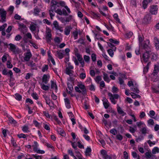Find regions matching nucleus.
I'll return each mask as SVG.
<instances>
[{
  "label": "nucleus",
  "mask_w": 159,
  "mask_h": 159,
  "mask_svg": "<svg viewBox=\"0 0 159 159\" xmlns=\"http://www.w3.org/2000/svg\"><path fill=\"white\" fill-rule=\"evenodd\" d=\"M58 4L60 5L61 6L64 7L65 9H63L61 10V9H57L56 12L60 15H63L65 16H68L69 14L71 13V11L70 8L67 6L65 5V2L64 1H60L58 2Z\"/></svg>",
  "instance_id": "obj_1"
},
{
  "label": "nucleus",
  "mask_w": 159,
  "mask_h": 159,
  "mask_svg": "<svg viewBox=\"0 0 159 159\" xmlns=\"http://www.w3.org/2000/svg\"><path fill=\"white\" fill-rule=\"evenodd\" d=\"M116 138L117 139L121 141L122 140L123 137L120 134H119L116 136Z\"/></svg>",
  "instance_id": "obj_55"
},
{
  "label": "nucleus",
  "mask_w": 159,
  "mask_h": 159,
  "mask_svg": "<svg viewBox=\"0 0 159 159\" xmlns=\"http://www.w3.org/2000/svg\"><path fill=\"white\" fill-rule=\"evenodd\" d=\"M146 52L144 53L143 55V59L145 63L148 62L149 61V59L150 57L149 52Z\"/></svg>",
  "instance_id": "obj_14"
},
{
  "label": "nucleus",
  "mask_w": 159,
  "mask_h": 159,
  "mask_svg": "<svg viewBox=\"0 0 159 159\" xmlns=\"http://www.w3.org/2000/svg\"><path fill=\"white\" fill-rule=\"evenodd\" d=\"M159 71V67L157 65H155L153 71V75H155L157 74Z\"/></svg>",
  "instance_id": "obj_32"
},
{
  "label": "nucleus",
  "mask_w": 159,
  "mask_h": 159,
  "mask_svg": "<svg viewBox=\"0 0 159 159\" xmlns=\"http://www.w3.org/2000/svg\"><path fill=\"white\" fill-rule=\"evenodd\" d=\"M41 88L44 90L47 91L48 90L49 88V86L46 85L44 84L41 83L40 84Z\"/></svg>",
  "instance_id": "obj_27"
},
{
  "label": "nucleus",
  "mask_w": 159,
  "mask_h": 159,
  "mask_svg": "<svg viewBox=\"0 0 159 159\" xmlns=\"http://www.w3.org/2000/svg\"><path fill=\"white\" fill-rule=\"evenodd\" d=\"M113 17L118 22H120V20L118 18V16L117 13H115L113 15Z\"/></svg>",
  "instance_id": "obj_50"
},
{
  "label": "nucleus",
  "mask_w": 159,
  "mask_h": 159,
  "mask_svg": "<svg viewBox=\"0 0 159 159\" xmlns=\"http://www.w3.org/2000/svg\"><path fill=\"white\" fill-rule=\"evenodd\" d=\"M138 85L136 84L135 86L134 85V86H133L130 88V90L137 93H139V90L138 89Z\"/></svg>",
  "instance_id": "obj_24"
},
{
  "label": "nucleus",
  "mask_w": 159,
  "mask_h": 159,
  "mask_svg": "<svg viewBox=\"0 0 159 159\" xmlns=\"http://www.w3.org/2000/svg\"><path fill=\"white\" fill-rule=\"evenodd\" d=\"M9 70L7 71V70L6 69H4L2 71V74L3 75H9Z\"/></svg>",
  "instance_id": "obj_51"
},
{
  "label": "nucleus",
  "mask_w": 159,
  "mask_h": 159,
  "mask_svg": "<svg viewBox=\"0 0 159 159\" xmlns=\"http://www.w3.org/2000/svg\"><path fill=\"white\" fill-rule=\"evenodd\" d=\"M50 76L49 75L44 74L42 78V82L44 84H47L49 80Z\"/></svg>",
  "instance_id": "obj_17"
},
{
  "label": "nucleus",
  "mask_w": 159,
  "mask_h": 159,
  "mask_svg": "<svg viewBox=\"0 0 159 159\" xmlns=\"http://www.w3.org/2000/svg\"><path fill=\"white\" fill-rule=\"evenodd\" d=\"M77 86L80 89L82 90V94L84 95L86 93V89L84 85L80 83L78 84Z\"/></svg>",
  "instance_id": "obj_19"
},
{
  "label": "nucleus",
  "mask_w": 159,
  "mask_h": 159,
  "mask_svg": "<svg viewBox=\"0 0 159 159\" xmlns=\"http://www.w3.org/2000/svg\"><path fill=\"white\" fill-rule=\"evenodd\" d=\"M72 84V83H70L69 82H67V84L68 88L70 91H72L73 90V88Z\"/></svg>",
  "instance_id": "obj_42"
},
{
  "label": "nucleus",
  "mask_w": 159,
  "mask_h": 159,
  "mask_svg": "<svg viewBox=\"0 0 159 159\" xmlns=\"http://www.w3.org/2000/svg\"><path fill=\"white\" fill-rule=\"evenodd\" d=\"M26 64L29 66L31 67H35L36 66V64L33 61H30L26 63Z\"/></svg>",
  "instance_id": "obj_29"
},
{
  "label": "nucleus",
  "mask_w": 159,
  "mask_h": 159,
  "mask_svg": "<svg viewBox=\"0 0 159 159\" xmlns=\"http://www.w3.org/2000/svg\"><path fill=\"white\" fill-rule=\"evenodd\" d=\"M107 52L109 55L111 57L114 55V52L111 49H109L107 50Z\"/></svg>",
  "instance_id": "obj_46"
},
{
  "label": "nucleus",
  "mask_w": 159,
  "mask_h": 159,
  "mask_svg": "<svg viewBox=\"0 0 159 159\" xmlns=\"http://www.w3.org/2000/svg\"><path fill=\"white\" fill-rule=\"evenodd\" d=\"M58 132L61 135L63 136V134H65L64 130L61 128H59L57 129Z\"/></svg>",
  "instance_id": "obj_43"
},
{
  "label": "nucleus",
  "mask_w": 159,
  "mask_h": 159,
  "mask_svg": "<svg viewBox=\"0 0 159 159\" xmlns=\"http://www.w3.org/2000/svg\"><path fill=\"white\" fill-rule=\"evenodd\" d=\"M10 47L9 48L10 50L15 54H17L20 52V50L15 45L10 43L9 44Z\"/></svg>",
  "instance_id": "obj_5"
},
{
  "label": "nucleus",
  "mask_w": 159,
  "mask_h": 159,
  "mask_svg": "<svg viewBox=\"0 0 159 159\" xmlns=\"http://www.w3.org/2000/svg\"><path fill=\"white\" fill-rule=\"evenodd\" d=\"M36 26L35 25H30V29L31 31H34L36 30Z\"/></svg>",
  "instance_id": "obj_48"
},
{
  "label": "nucleus",
  "mask_w": 159,
  "mask_h": 159,
  "mask_svg": "<svg viewBox=\"0 0 159 159\" xmlns=\"http://www.w3.org/2000/svg\"><path fill=\"white\" fill-rule=\"evenodd\" d=\"M110 133L114 135H115L117 133L116 130L115 129H112L110 130Z\"/></svg>",
  "instance_id": "obj_59"
},
{
  "label": "nucleus",
  "mask_w": 159,
  "mask_h": 159,
  "mask_svg": "<svg viewBox=\"0 0 159 159\" xmlns=\"http://www.w3.org/2000/svg\"><path fill=\"white\" fill-rule=\"evenodd\" d=\"M39 144L37 141H34L33 144L32 146L33 151L36 153L39 154H44L45 153L43 150H40L39 148Z\"/></svg>",
  "instance_id": "obj_3"
},
{
  "label": "nucleus",
  "mask_w": 159,
  "mask_h": 159,
  "mask_svg": "<svg viewBox=\"0 0 159 159\" xmlns=\"http://www.w3.org/2000/svg\"><path fill=\"white\" fill-rule=\"evenodd\" d=\"M75 55L77 58V60L79 61V62L84 60L81 55L77 53H76Z\"/></svg>",
  "instance_id": "obj_33"
},
{
  "label": "nucleus",
  "mask_w": 159,
  "mask_h": 159,
  "mask_svg": "<svg viewBox=\"0 0 159 159\" xmlns=\"http://www.w3.org/2000/svg\"><path fill=\"white\" fill-rule=\"evenodd\" d=\"M138 40L139 43V45H140L142 43V42L143 40V38L140 35H139L138 36Z\"/></svg>",
  "instance_id": "obj_44"
},
{
  "label": "nucleus",
  "mask_w": 159,
  "mask_h": 159,
  "mask_svg": "<svg viewBox=\"0 0 159 159\" xmlns=\"http://www.w3.org/2000/svg\"><path fill=\"white\" fill-rule=\"evenodd\" d=\"M52 37L51 30L49 28H47L46 32V38L48 42L51 41Z\"/></svg>",
  "instance_id": "obj_9"
},
{
  "label": "nucleus",
  "mask_w": 159,
  "mask_h": 159,
  "mask_svg": "<svg viewBox=\"0 0 159 159\" xmlns=\"http://www.w3.org/2000/svg\"><path fill=\"white\" fill-rule=\"evenodd\" d=\"M79 77L81 79H84L86 77V74L84 73H82L80 74Z\"/></svg>",
  "instance_id": "obj_60"
},
{
  "label": "nucleus",
  "mask_w": 159,
  "mask_h": 159,
  "mask_svg": "<svg viewBox=\"0 0 159 159\" xmlns=\"http://www.w3.org/2000/svg\"><path fill=\"white\" fill-rule=\"evenodd\" d=\"M73 35L75 39H76L78 37V32L77 31H75L73 32Z\"/></svg>",
  "instance_id": "obj_56"
},
{
  "label": "nucleus",
  "mask_w": 159,
  "mask_h": 159,
  "mask_svg": "<svg viewBox=\"0 0 159 159\" xmlns=\"http://www.w3.org/2000/svg\"><path fill=\"white\" fill-rule=\"evenodd\" d=\"M74 80V78L70 76L67 79V82H69L70 83H73Z\"/></svg>",
  "instance_id": "obj_64"
},
{
  "label": "nucleus",
  "mask_w": 159,
  "mask_h": 159,
  "mask_svg": "<svg viewBox=\"0 0 159 159\" xmlns=\"http://www.w3.org/2000/svg\"><path fill=\"white\" fill-rule=\"evenodd\" d=\"M18 26L19 27V29L20 30V31L23 34H25L27 32V28L26 25L23 23H19Z\"/></svg>",
  "instance_id": "obj_11"
},
{
  "label": "nucleus",
  "mask_w": 159,
  "mask_h": 159,
  "mask_svg": "<svg viewBox=\"0 0 159 159\" xmlns=\"http://www.w3.org/2000/svg\"><path fill=\"white\" fill-rule=\"evenodd\" d=\"M34 14L35 15H38L40 11L39 9L37 7H35L34 9Z\"/></svg>",
  "instance_id": "obj_40"
},
{
  "label": "nucleus",
  "mask_w": 159,
  "mask_h": 159,
  "mask_svg": "<svg viewBox=\"0 0 159 159\" xmlns=\"http://www.w3.org/2000/svg\"><path fill=\"white\" fill-rule=\"evenodd\" d=\"M7 67L8 68H11L13 67L10 61H8L7 62Z\"/></svg>",
  "instance_id": "obj_63"
},
{
  "label": "nucleus",
  "mask_w": 159,
  "mask_h": 159,
  "mask_svg": "<svg viewBox=\"0 0 159 159\" xmlns=\"http://www.w3.org/2000/svg\"><path fill=\"white\" fill-rule=\"evenodd\" d=\"M7 12L3 8L0 9V15L1 17V20L2 22L6 21Z\"/></svg>",
  "instance_id": "obj_6"
},
{
  "label": "nucleus",
  "mask_w": 159,
  "mask_h": 159,
  "mask_svg": "<svg viewBox=\"0 0 159 159\" xmlns=\"http://www.w3.org/2000/svg\"><path fill=\"white\" fill-rule=\"evenodd\" d=\"M17 136L19 138L25 139L28 136V135L27 134H25L23 133H21L20 134H17Z\"/></svg>",
  "instance_id": "obj_38"
},
{
  "label": "nucleus",
  "mask_w": 159,
  "mask_h": 159,
  "mask_svg": "<svg viewBox=\"0 0 159 159\" xmlns=\"http://www.w3.org/2000/svg\"><path fill=\"white\" fill-rule=\"evenodd\" d=\"M84 61L86 62H89L90 60V57L89 56L85 55L84 56Z\"/></svg>",
  "instance_id": "obj_53"
},
{
  "label": "nucleus",
  "mask_w": 159,
  "mask_h": 159,
  "mask_svg": "<svg viewBox=\"0 0 159 159\" xmlns=\"http://www.w3.org/2000/svg\"><path fill=\"white\" fill-rule=\"evenodd\" d=\"M55 11L50 9L49 10V14L51 19L52 20L53 17H54L55 15Z\"/></svg>",
  "instance_id": "obj_31"
},
{
  "label": "nucleus",
  "mask_w": 159,
  "mask_h": 159,
  "mask_svg": "<svg viewBox=\"0 0 159 159\" xmlns=\"http://www.w3.org/2000/svg\"><path fill=\"white\" fill-rule=\"evenodd\" d=\"M64 100L65 105L66 108L67 109L70 108L71 107V106L69 99L68 98H66L64 99Z\"/></svg>",
  "instance_id": "obj_21"
},
{
  "label": "nucleus",
  "mask_w": 159,
  "mask_h": 159,
  "mask_svg": "<svg viewBox=\"0 0 159 159\" xmlns=\"http://www.w3.org/2000/svg\"><path fill=\"white\" fill-rule=\"evenodd\" d=\"M130 94L132 98L134 99L136 98H140L141 97L139 95L134 93H131Z\"/></svg>",
  "instance_id": "obj_41"
},
{
  "label": "nucleus",
  "mask_w": 159,
  "mask_h": 159,
  "mask_svg": "<svg viewBox=\"0 0 159 159\" xmlns=\"http://www.w3.org/2000/svg\"><path fill=\"white\" fill-rule=\"evenodd\" d=\"M144 139L143 137V136H139L136 139V141L137 142L140 141L142 140H143Z\"/></svg>",
  "instance_id": "obj_62"
},
{
  "label": "nucleus",
  "mask_w": 159,
  "mask_h": 159,
  "mask_svg": "<svg viewBox=\"0 0 159 159\" xmlns=\"http://www.w3.org/2000/svg\"><path fill=\"white\" fill-rule=\"evenodd\" d=\"M58 2L54 0H52L51 1V5L50 7V9L55 11L56 12V9L57 7H58Z\"/></svg>",
  "instance_id": "obj_10"
},
{
  "label": "nucleus",
  "mask_w": 159,
  "mask_h": 159,
  "mask_svg": "<svg viewBox=\"0 0 159 159\" xmlns=\"http://www.w3.org/2000/svg\"><path fill=\"white\" fill-rule=\"evenodd\" d=\"M123 156L124 159H129V155L127 152L125 151L123 152Z\"/></svg>",
  "instance_id": "obj_58"
},
{
  "label": "nucleus",
  "mask_w": 159,
  "mask_h": 159,
  "mask_svg": "<svg viewBox=\"0 0 159 159\" xmlns=\"http://www.w3.org/2000/svg\"><path fill=\"white\" fill-rule=\"evenodd\" d=\"M100 152L103 159H111V157L107 154L105 150L102 149L101 151Z\"/></svg>",
  "instance_id": "obj_13"
},
{
  "label": "nucleus",
  "mask_w": 159,
  "mask_h": 159,
  "mask_svg": "<svg viewBox=\"0 0 159 159\" xmlns=\"http://www.w3.org/2000/svg\"><path fill=\"white\" fill-rule=\"evenodd\" d=\"M15 98L19 101H20L22 99V96L20 94L18 93H16L15 94Z\"/></svg>",
  "instance_id": "obj_36"
},
{
  "label": "nucleus",
  "mask_w": 159,
  "mask_h": 159,
  "mask_svg": "<svg viewBox=\"0 0 159 159\" xmlns=\"http://www.w3.org/2000/svg\"><path fill=\"white\" fill-rule=\"evenodd\" d=\"M53 25H54V27L56 30H59L61 32H63V30L62 29L63 28L59 25L58 23L57 20H55L53 21Z\"/></svg>",
  "instance_id": "obj_15"
},
{
  "label": "nucleus",
  "mask_w": 159,
  "mask_h": 159,
  "mask_svg": "<svg viewBox=\"0 0 159 159\" xmlns=\"http://www.w3.org/2000/svg\"><path fill=\"white\" fill-rule=\"evenodd\" d=\"M149 2L148 0H143L142 2V4L143 7L144 9H145L147 7L148 3Z\"/></svg>",
  "instance_id": "obj_28"
},
{
  "label": "nucleus",
  "mask_w": 159,
  "mask_h": 159,
  "mask_svg": "<svg viewBox=\"0 0 159 159\" xmlns=\"http://www.w3.org/2000/svg\"><path fill=\"white\" fill-rule=\"evenodd\" d=\"M74 71L70 69H69L68 68L66 69V73L69 75L70 76H72L73 75V73Z\"/></svg>",
  "instance_id": "obj_30"
},
{
  "label": "nucleus",
  "mask_w": 159,
  "mask_h": 159,
  "mask_svg": "<svg viewBox=\"0 0 159 159\" xmlns=\"http://www.w3.org/2000/svg\"><path fill=\"white\" fill-rule=\"evenodd\" d=\"M117 109L118 113L120 114H121L122 116H124L126 115V113L122 110L118 104L117 105Z\"/></svg>",
  "instance_id": "obj_23"
},
{
  "label": "nucleus",
  "mask_w": 159,
  "mask_h": 159,
  "mask_svg": "<svg viewBox=\"0 0 159 159\" xmlns=\"http://www.w3.org/2000/svg\"><path fill=\"white\" fill-rule=\"evenodd\" d=\"M48 68V65H45L43 67L42 69V71L43 72H44L47 71Z\"/></svg>",
  "instance_id": "obj_61"
},
{
  "label": "nucleus",
  "mask_w": 159,
  "mask_h": 159,
  "mask_svg": "<svg viewBox=\"0 0 159 159\" xmlns=\"http://www.w3.org/2000/svg\"><path fill=\"white\" fill-rule=\"evenodd\" d=\"M14 7L13 6H10L8 8V10L10 12V14H11L13 13Z\"/></svg>",
  "instance_id": "obj_54"
},
{
  "label": "nucleus",
  "mask_w": 159,
  "mask_h": 159,
  "mask_svg": "<svg viewBox=\"0 0 159 159\" xmlns=\"http://www.w3.org/2000/svg\"><path fill=\"white\" fill-rule=\"evenodd\" d=\"M140 45L142 48L144 49L145 52H151V46L150 44V41L148 39H146Z\"/></svg>",
  "instance_id": "obj_2"
},
{
  "label": "nucleus",
  "mask_w": 159,
  "mask_h": 159,
  "mask_svg": "<svg viewBox=\"0 0 159 159\" xmlns=\"http://www.w3.org/2000/svg\"><path fill=\"white\" fill-rule=\"evenodd\" d=\"M140 131L143 134H145L147 133V127L146 126L140 130Z\"/></svg>",
  "instance_id": "obj_47"
},
{
  "label": "nucleus",
  "mask_w": 159,
  "mask_h": 159,
  "mask_svg": "<svg viewBox=\"0 0 159 159\" xmlns=\"http://www.w3.org/2000/svg\"><path fill=\"white\" fill-rule=\"evenodd\" d=\"M150 12L152 15H156L158 12V6L157 5H152L150 6Z\"/></svg>",
  "instance_id": "obj_7"
},
{
  "label": "nucleus",
  "mask_w": 159,
  "mask_h": 159,
  "mask_svg": "<svg viewBox=\"0 0 159 159\" xmlns=\"http://www.w3.org/2000/svg\"><path fill=\"white\" fill-rule=\"evenodd\" d=\"M150 64V62H149L147 64V65L145 67H144L143 68V72L144 74H145L146 72H147L149 69V66Z\"/></svg>",
  "instance_id": "obj_35"
},
{
  "label": "nucleus",
  "mask_w": 159,
  "mask_h": 159,
  "mask_svg": "<svg viewBox=\"0 0 159 159\" xmlns=\"http://www.w3.org/2000/svg\"><path fill=\"white\" fill-rule=\"evenodd\" d=\"M151 16L150 14H148L146 15L143 18V23L147 24L151 22Z\"/></svg>",
  "instance_id": "obj_12"
},
{
  "label": "nucleus",
  "mask_w": 159,
  "mask_h": 159,
  "mask_svg": "<svg viewBox=\"0 0 159 159\" xmlns=\"http://www.w3.org/2000/svg\"><path fill=\"white\" fill-rule=\"evenodd\" d=\"M72 29L70 26H66L64 30V34L66 35H69Z\"/></svg>",
  "instance_id": "obj_22"
},
{
  "label": "nucleus",
  "mask_w": 159,
  "mask_h": 159,
  "mask_svg": "<svg viewBox=\"0 0 159 159\" xmlns=\"http://www.w3.org/2000/svg\"><path fill=\"white\" fill-rule=\"evenodd\" d=\"M103 105L104 108L107 109L109 106V103L108 100L105 98H104L102 100Z\"/></svg>",
  "instance_id": "obj_20"
},
{
  "label": "nucleus",
  "mask_w": 159,
  "mask_h": 159,
  "mask_svg": "<svg viewBox=\"0 0 159 159\" xmlns=\"http://www.w3.org/2000/svg\"><path fill=\"white\" fill-rule=\"evenodd\" d=\"M24 60L25 61H29L32 56V55L30 52H27L25 54H24Z\"/></svg>",
  "instance_id": "obj_18"
},
{
  "label": "nucleus",
  "mask_w": 159,
  "mask_h": 159,
  "mask_svg": "<svg viewBox=\"0 0 159 159\" xmlns=\"http://www.w3.org/2000/svg\"><path fill=\"white\" fill-rule=\"evenodd\" d=\"M66 22H69L70 21L73 20V16L72 15H70L66 17Z\"/></svg>",
  "instance_id": "obj_34"
},
{
  "label": "nucleus",
  "mask_w": 159,
  "mask_h": 159,
  "mask_svg": "<svg viewBox=\"0 0 159 159\" xmlns=\"http://www.w3.org/2000/svg\"><path fill=\"white\" fill-rule=\"evenodd\" d=\"M53 119L57 122L58 124L59 125H62V123L60 120L57 118V117L56 116H53Z\"/></svg>",
  "instance_id": "obj_39"
},
{
  "label": "nucleus",
  "mask_w": 159,
  "mask_h": 159,
  "mask_svg": "<svg viewBox=\"0 0 159 159\" xmlns=\"http://www.w3.org/2000/svg\"><path fill=\"white\" fill-rule=\"evenodd\" d=\"M109 41L111 43H113L116 44H118L119 43V41H117L115 39H109Z\"/></svg>",
  "instance_id": "obj_37"
},
{
  "label": "nucleus",
  "mask_w": 159,
  "mask_h": 159,
  "mask_svg": "<svg viewBox=\"0 0 159 159\" xmlns=\"http://www.w3.org/2000/svg\"><path fill=\"white\" fill-rule=\"evenodd\" d=\"M9 121L11 123L16 124L17 123L16 121L12 117H10L9 119Z\"/></svg>",
  "instance_id": "obj_52"
},
{
  "label": "nucleus",
  "mask_w": 159,
  "mask_h": 159,
  "mask_svg": "<svg viewBox=\"0 0 159 159\" xmlns=\"http://www.w3.org/2000/svg\"><path fill=\"white\" fill-rule=\"evenodd\" d=\"M103 79L107 83H109L110 81V80L108 76V75L107 73L104 72L103 73Z\"/></svg>",
  "instance_id": "obj_26"
},
{
  "label": "nucleus",
  "mask_w": 159,
  "mask_h": 159,
  "mask_svg": "<svg viewBox=\"0 0 159 159\" xmlns=\"http://www.w3.org/2000/svg\"><path fill=\"white\" fill-rule=\"evenodd\" d=\"M22 131L25 133H28L30 132L29 128L27 125H24L22 127Z\"/></svg>",
  "instance_id": "obj_25"
},
{
  "label": "nucleus",
  "mask_w": 159,
  "mask_h": 159,
  "mask_svg": "<svg viewBox=\"0 0 159 159\" xmlns=\"http://www.w3.org/2000/svg\"><path fill=\"white\" fill-rule=\"evenodd\" d=\"M9 75L10 76V85L11 86H13L15 84V78L13 77V73L11 70H9Z\"/></svg>",
  "instance_id": "obj_8"
},
{
  "label": "nucleus",
  "mask_w": 159,
  "mask_h": 159,
  "mask_svg": "<svg viewBox=\"0 0 159 159\" xmlns=\"http://www.w3.org/2000/svg\"><path fill=\"white\" fill-rule=\"evenodd\" d=\"M105 26L107 28L108 30L111 31H114V28L111 25L110 26H108L107 25H106Z\"/></svg>",
  "instance_id": "obj_49"
},
{
  "label": "nucleus",
  "mask_w": 159,
  "mask_h": 159,
  "mask_svg": "<svg viewBox=\"0 0 159 159\" xmlns=\"http://www.w3.org/2000/svg\"><path fill=\"white\" fill-rule=\"evenodd\" d=\"M91 59L93 62L95 61L96 60V55L94 53H93L91 55Z\"/></svg>",
  "instance_id": "obj_57"
},
{
  "label": "nucleus",
  "mask_w": 159,
  "mask_h": 159,
  "mask_svg": "<svg viewBox=\"0 0 159 159\" xmlns=\"http://www.w3.org/2000/svg\"><path fill=\"white\" fill-rule=\"evenodd\" d=\"M108 96L109 97V99L111 102L114 104H115L117 102V100L120 97L119 95L117 94H112L111 93H108Z\"/></svg>",
  "instance_id": "obj_4"
},
{
  "label": "nucleus",
  "mask_w": 159,
  "mask_h": 159,
  "mask_svg": "<svg viewBox=\"0 0 159 159\" xmlns=\"http://www.w3.org/2000/svg\"><path fill=\"white\" fill-rule=\"evenodd\" d=\"M56 53L55 56L59 59H61L64 57V50H60L57 51Z\"/></svg>",
  "instance_id": "obj_16"
},
{
  "label": "nucleus",
  "mask_w": 159,
  "mask_h": 159,
  "mask_svg": "<svg viewBox=\"0 0 159 159\" xmlns=\"http://www.w3.org/2000/svg\"><path fill=\"white\" fill-rule=\"evenodd\" d=\"M152 153L153 154H155L156 152H159V148L157 147H155L152 150Z\"/></svg>",
  "instance_id": "obj_45"
}]
</instances>
